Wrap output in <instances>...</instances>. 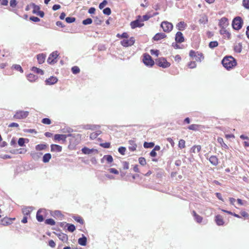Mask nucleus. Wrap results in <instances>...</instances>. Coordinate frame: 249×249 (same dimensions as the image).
Here are the masks:
<instances>
[{"instance_id":"9","label":"nucleus","mask_w":249,"mask_h":249,"mask_svg":"<svg viewBox=\"0 0 249 249\" xmlns=\"http://www.w3.org/2000/svg\"><path fill=\"white\" fill-rule=\"evenodd\" d=\"M144 24L142 23V21L140 19H136L134 21H132L130 23L131 27L132 29H135L137 27H141L143 26Z\"/></svg>"},{"instance_id":"17","label":"nucleus","mask_w":249,"mask_h":249,"mask_svg":"<svg viewBox=\"0 0 249 249\" xmlns=\"http://www.w3.org/2000/svg\"><path fill=\"white\" fill-rule=\"evenodd\" d=\"M105 160H106L108 163H110L113 161V159L111 155H106L104 156L103 158L101 159V161L102 163H104Z\"/></svg>"},{"instance_id":"41","label":"nucleus","mask_w":249,"mask_h":249,"mask_svg":"<svg viewBox=\"0 0 249 249\" xmlns=\"http://www.w3.org/2000/svg\"><path fill=\"white\" fill-rule=\"evenodd\" d=\"M46 145L44 144H37L36 146V149L37 151H40L45 149L46 148Z\"/></svg>"},{"instance_id":"25","label":"nucleus","mask_w":249,"mask_h":249,"mask_svg":"<svg viewBox=\"0 0 249 249\" xmlns=\"http://www.w3.org/2000/svg\"><path fill=\"white\" fill-rule=\"evenodd\" d=\"M215 222L218 226H222L224 223L222 217L219 215L215 216Z\"/></svg>"},{"instance_id":"44","label":"nucleus","mask_w":249,"mask_h":249,"mask_svg":"<svg viewBox=\"0 0 249 249\" xmlns=\"http://www.w3.org/2000/svg\"><path fill=\"white\" fill-rule=\"evenodd\" d=\"M218 45L217 41H211L209 43V46L211 49H213L215 47H217Z\"/></svg>"},{"instance_id":"61","label":"nucleus","mask_w":249,"mask_h":249,"mask_svg":"<svg viewBox=\"0 0 249 249\" xmlns=\"http://www.w3.org/2000/svg\"><path fill=\"white\" fill-rule=\"evenodd\" d=\"M14 69L15 70H16L17 71H20L22 73L23 72V70H22V68L21 67V66L20 65H15L14 66Z\"/></svg>"},{"instance_id":"42","label":"nucleus","mask_w":249,"mask_h":249,"mask_svg":"<svg viewBox=\"0 0 249 249\" xmlns=\"http://www.w3.org/2000/svg\"><path fill=\"white\" fill-rule=\"evenodd\" d=\"M32 6L33 8V13L35 14H37V13L40 11V8L39 6L36 5L34 3L32 4Z\"/></svg>"},{"instance_id":"30","label":"nucleus","mask_w":249,"mask_h":249,"mask_svg":"<svg viewBox=\"0 0 249 249\" xmlns=\"http://www.w3.org/2000/svg\"><path fill=\"white\" fill-rule=\"evenodd\" d=\"M52 215L54 217H57L59 218L60 220H62V218L63 217V215L59 211H55L53 212Z\"/></svg>"},{"instance_id":"15","label":"nucleus","mask_w":249,"mask_h":249,"mask_svg":"<svg viewBox=\"0 0 249 249\" xmlns=\"http://www.w3.org/2000/svg\"><path fill=\"white\" fill-rule=\"evenodd\" d=\"M220 34L223 35L224 38H227L228 39L230 38L231 34L226 30V28H221Z\"/></svg>"},{"instance_id":"47","label":"nucleus","mask_w":249,"mask_h":249,"mask_svg":"<svg viewBox=\"0 0 249 249\" xmlns=\"http://www.w3.org/2000/svg\"><path fill=\"white\" fill-rule=\"evenodd\" d=\"M73 218L77 222L81 224H83L84 223V221L82 219V218L80 217V216H74L73 217Z\"/></svg>"},{"instance_id":"12","label":"nucleus","mask_w":249,"mask_h":249,"mask_svg":"<svg viewBox=\"0 0 249 249\" xmlns=\"http://www.w3.org/2000/svg\"><path fill=\"white\" fill-rule=\"evenodd\" d=\"M128 149L131 151H134L136 150L137 145L136 143V141L134 140H131L128 141Z\"/></svg>"},{"instance_id":"53","label":"nucleus","mask_w":249,"mask_h":249,"mask_svg":"<svg viewBox=\"0 0 249 249\" xmlns=\"http://www.w3.org/2000/svg\"><path fill=\"white\" fill-rule=\"evenodd\" d=\"M71 71L73 74H77L80 72V69L77 66H74L71 68Z\"/></svg>"},{"instance_id":"3","label":"nucleus","mask_w":249,"mask_h":249,"mask_svg":"<svg viewBox=\"0 0 249 249\" xmlns=\"http://www.w3.org/2000/svg\"><path fill=\"white\" fill-rule=\"evenodd\" d=\"M29 114V112L28 111L17 110L13 117L16 119H23L26 118Z\"/></svg>"},{"instance_id":"54","label":"nucleus","mask_w":249,"mask_h":249,"mask_svg":"<svg viewBox=\"0 0 249 249\" xmlns=\"http://www.w3.org/2000/svg\"><path fill=\"white\" fill-rule=\"evenodd\" d=\"M65 20L67 23H71L75 21V18L74 17H67Z\"/></svg>"},{"instance_id":"13","label":"nucleus","mask_w":249,"mask_h":249,"mask_svg":"<svg viewBox=\"0 0 249 249\" xmlns=\"http://www.w3.org/2000/svg\"><path fill=\"white\" fill-rule=\"evenodd\" d=\"M58 81L57 78L54 76H51L45 80L46 85H52L56 83Z\"/></svg>"},{"instance_id":"40","label":"nucleus","mask_w":249,"mask_h":249,"mask_svg":"<svg viewBox=\"0 0 249 249\" xmlns=\"http://www.w3.org/2000/svg\"><path fill=\"white\" fill-rule=\"evenodd\" d=\"M199 127H200V125L198 124H193L190 125L188 127V128L190 130L196 131V130H198L199 129Z\"/></svg>"},{"instance_id":"8","label":"nucleus","mask_w":249,"mask_h":249,"mask_svg":"<svg viewBox=\"0 0 249 249\" xmlns=\"http://www.w3.org/2000/svg\"><path fill=\"white\" fill-rule=\"evenodd\" d=\"M135 43V39L134 37H131L129 39H124L122 41H121V44L124 47H128L131 46L134 44Z\"/></svg>"},{"instance_id":"51","label":"nucleus","mask_w":249,"mask_h":249,"mask_svg":"<svg viewBox=\"0 0 249 249\" xmlns=\"http://www.w3.org/2000/svg\"><path fill=\"white\" fill-rule=\"evenodd\" d=\"M154 146V144L153 142H145L143 144V146L144 148H152Z\"/></svg>"},{"instance_id":"23","label":"nucleus","mask_w":249,"mask_h":249,"mask_svg":"<svg viewBox=\"0 0 249 249\" xmlns=\"http://www.w3.org/2000/svg\"><path fill=\"white\" fill-rule=\"evenodd\" d=\"M57 235L58 238L63 242H65L68 241V237L67 234L61 232L57 234Z\"/></svg>"},{"instance_id":"52","label":"nucleus","mask_w":249,"mask_h":249,"mask_svg":"<svg viewBox=\"0 0 249 249\" xmlns=\"http://www.w3.org/2000/svg\"><path fill=\"white\" fill-rule=\"evenodd\" d=\"M92 19H91L90 18H88L83 20V21H82V23L84 25H89V24H90L91 23H92Z\"/></svg>"},{"instance_id":"29","label":"nucleus","mask_w":249,"mask_h":249,"mask_svg":"<svg viewBox=\"0 0 249 249\" xmlns=\"http://www.w3.org/2000/svg\"><path fill=\"white\" fill-rule=\"evenodd\" d=\"M208 18L206 15H202L199 19L198 22L200 24H206L208 22Z\"/></svg>"},{"instance_id":"16","label":"nucleus","mask_w":249,"mask_h":249,"mask_svg":"<svg viewBox=\"0 0 249 249\" xmlns=\"http://www.w3.org/2000/svg\"><path fill=\"white\" fill-rule=\"evenodd\" d=\"M228 20L226 18H222L220 20L219 25L221 28H226L228 25Z\"/></svg>"},{"instance_id":"56","label":"nucleus","mask_w":249,"mask_h":249,"mask_svg":"<svg viewBox=\"0 0 249 249\" xmlns=\"http://www.w3.org/2000/svg\"><path fill=\"white\" fill-rule=\"evenodd\" d=\"M103 13L106 15H109L111 14V9L109 7H107L103 10Z\"/></svg>"},{"instance_id":"38","label":"nucleus","mask_w":249,"mask_h":249,"mask_svg":"<svg viewBox=\"0 0 249 249\" xmlns=\"http://www.w3.org/2000/svg\"><path fill=\"white\" fill-rule=\"evenodd\" d=\"M217 142L221 144V146L224 148H228V146L224 142L222 138L218 137L217 138Z\"/></svg>"},{"instance_id":"49","label":"nucleus","mask_w":249,"mask_h":249,"mask_svg":"<svg viewBox=\"0 0 249 249\" xmlns=\"http://www.w3.org/2000/svg\"><path fill=\"white\" fill-rule=\"evenodd\" d=\"M157 14L156 13V14H154L153 15H144V16H143L142 19H141V20L142 21V22L143 21H146V20H148L150 18L152 17L153 16L156 15Z\"/></svg>"},{"instance_id":"48","label":"nucleus","mask_w":249,"mask_h":249,"mask_svg":"<svg viewBox=\"0 0 249 249\" xmlns=\"http://www.w3.org/2000/svg\"><path fill=\"white\" fill-rule=\"evenodd\" d=\"M45 223L52 226L55 225V221L52 218L47 219L45 220Z\"/></svg>"},{"instance_id":"64","label":"nucleus","mask_w":249,"mask_h":249,"mask_svg":"<svg viewBox=\"0 0 249 249\" xmlns=\"http://www.w3.org/2000/svg\"><path fill=\"white\" fill-rule=\"evenodd\" d=\"M30 19L34 22H38L40 21V19L36 17H34V16H32V17H31L30 18Z\"/></svg>"},{"instance_id":"46","label":"nucleus","mask_w":249,"mask_h":249,"mask_svg":"<svg viewBox=\"0 0 249 249\" xmlns=\"http://www.w3.org/2000/svg\"><path fill=\"white\" fill-rule=\"evenodd\" d=\"M242 5L247 9H249V0H243Z\"/></svg>"},{"instance_id":"36","label":"nucleus","mask_w":249,"mask_h":249,"mask_svg":"<svg viewBox=\"0 0 249 249\" xmlns=\"http://www.w3.org/2000/svg\"><path fill=\"white\" fill-rule=\"evenodd\" d=\"M32 71H34V72H36V73H38V74H40L41 75H43L44 74V71L40 69H38L36 67H33L32 68Z\"/></svg>"},{"instance_id":"5","label":"nucleus","mask_w":249,"mask_h":249,"mask_svg":"<svg viewBox=\"0 0 249 249\" xmlns=\"http://www.w3.org/2000/svg\"><path fill=\"white\" fill-rule=\"evenodd\" d=\"M143 62L145 65L150 67L152 66L154 64V62L151 56L147 53H145L143 55Z\"/></svg>"},{"instance_id":"37","label":"nucleus","mask_w":249,"mask_h":249,"mask_svg":"<svg viewBox=\"0 0 249 249\" xmlns=\"http://www.w3.org/2000/svg\"><path fill=\"white\" fill-rule=\"evenodd\" d=\"M100 131L91 133L90 134V139L91 140L96 139L100 134Z\"/></svg>"},{"instance_id":"21","label":"nucleus","mask_w":249,"mask_h":249,"mask_svg":"<svg viewBox=\"0 0 249 249\" xmlns=\"http://www.w3.org/2000/svg\"><path fill=\"white\" fill-rule=\"evenodd\" d=\"M33 210L32 207H26L22 209V213L25 216L30 215L31 212Z\"/></svg>"},{"instance_id":"43","label":"nucleus","mask_w":249,"mask_h":249,"mask_svg":"<svg viewBox=\"0 0 249 249\" xmlns=\"http://www.w3.org/2000/svg\"><path fill=\"white\" fill-rule=\"evenodd\" d=\"M67 229L70 232H73L75 230V227L73 224H67Z\"/></svg>"},{"instance_id":"58","label":"nucleus","mask_w":249,"mask_h":249,"mask_svg":"<svg viewBox=\"0 0 249 249\" xmlns=\"http://www.w3.org/2000/svg\"><path fill=\"white\" fill-rule=\"evenodd\" d=\"M107 3V1L106 0H104L103 2L100 3L99 8L100 9H102Z\"/></svg>"},{"instance_id":"28","label":"nucleus","mask_w":249,"mask_h":249,"mask_svg":"<svg viewBox=\"0 0 249 249\" xmlns=\"http://www.w3.org/2000/svg\"><path fill=\"white\" fill-rule=\"evenodd\" d=\"M46 55L43 53L37 55V59L39 64H42L45 59Z\"/></svg>"},{"instance_id":"1","label":"nucleus","mask_w":249,"mask_h":249,"mask_svg":"<svg viewBox=\"0 0 249 249\" xmlns=\"http://www.w3.org/2000/svg\"><path fill=\"white\" fill-rule=\"evenodd\" d=\"M222 64L227 70H229L236 66V62L233 57L226 56L223 59Z\"/></svg>"},{"instance_id":"63","label":"nucleus","mask_w":249,"mask_h":249,"mask_svg":"<svg viewBox=\"0 0 249 249\" xmlns=\"http://www.w3.org/2000/svg\"><path fill=\"white\" fill-rule=\"evenodd\" d=\"M17 2L16 0H11L10 1V5L12 7H15L17 6Z\"/></svg>"},{"instance_id":"50","label":"nucleus","mask_w":249,"mask_h":249,"mask_svg":"<svg viewBox=\"0 0 249 249\" xmlns=\"http://www.w3.org/2000/svg\"><path fill=\"white\" fill-rule=\"evenodd\" d=\"M2 222L3 223L2 224L4 226H7L8 225L11 224L10 219L7 218H4L2 220Z\"/></svg>"},{"instance_id":"59","label":"nucleus","mask_w":249,"mask_h":249,"mask_svg":"<svg viewBox=\"0 0 249 249\" xmlns=\"http://www.w3.org/2000/svg\"><path fill=\"white\" fill-rule=\"evenodd\" d=\"M188 66L190 69H193L196 67V64L195 61H191L188 64Z\"/></svg>"},{"instance_id":"60","label":"nucleus","mask_w":249,"mask_h":249,"mask_svg":"<svg viewBox=\"0 0 249 249\" xmlns=\"http://www.w3.org/2000/svg\"><path fill=\"white\" fill-rule=\"evenodd\" d=\"M42 123L44 124H50L51 123V121L50 119L46 118L42 120Z\"/></svg>"},{"instance_id":"7","label":"nucleus","mask_w":249,"mask_h":249,"mask_svg":"<svg viewBox=\"0 0 249 249\" xmlns=\"http://www.w3.org/2000/svg\"><path fill=\"white\" fill-rule=\"evenodd\" d=\"M58 56V53L57 51H54L51 53L48 59L47 62L49 64H53L57 62L56 58H57Z\"/></svg>"},{"instance_id":"26","label":"nucleus","mask_w":249,"mask_h":249,"mask_svg":"<svg viewBox=\"0 0 249 249\" xmlns=\"http://www.w3.org/2000/svg\"><path fill=\"white\" fill-rule=\"evenodd\" d=\"M186 26V24L183 21H180L178 22L177 25V27L178 30L179 31L184 30L185 29Z\"/></svg>"},{"instance_id":"33","label":"nucleus","mask_w":249,"mask_h":249,"mask_svg":"<svg viewBox=\"0 0 249 249\" xmlns=\"http://www.w3.org/2000/svg\"><path fill=\"white\" fill-rule=\"evenodd\" d=\"M28 141H29V140L27 139L20 138L18 139V144L19 145V146H23L24 145V143H25V142H28Z\"/></svg>"},{"instance_id":"55","label":"nucleus","mask_w":249,"mask_h":249,"mask_svg":"<svg viewBox=\"0 0 249 249\" xmlns=\"http://www.w3.org/2000/svg\"><path fill=\"white\" fill-rule=\"evenodd\" d=\"M139 162L142 166L145 165L146 163L145 159L143 157H140L139 158Z\"/></svg>"},{"instance_id":"62","label":"nucleus","mask_w":249,"mask_h":249,"mask_svg":"<svg viewBox=\"0 0 249 249\" xmlns=\"http://www.w3.org/2000/svg\"><path fill=\"white\" fill-rule=\"evenodd\" d=\"M100 146L105 148H108L110 147V144L109 142L102 143L100 144Z\"/></svg>"},{"instance_id":"45","label":"nucleus","mask_w":249,"mask_h":249,"mask_svg":"<svg viewBox=\"0 0 249 249\" xmlns=\"http://www.w3.org/2000/svg\"><path fill=\"white\" fill-rule=\"evenodd\" d=\"M178 147L180 149L185 148V141L184 140L181 139L178 142Z\"/></svg>"},{"instance_id":"2","label":"nucleus","mask_w":249,"mask_h":249,"mask_svg":"<svg viewBox=\"0 0 249 249\" xmlns=\"http://www.w3.org/2000/svg\"><path fill=\"white\" fill-rule=\"evenodd\" d=\"M243 24V20L240 17H235L232 21V25L233 28L236 30H240Z\"/></svg>"},{"instance_id":"11","label":"nucleus","mask_w":249,"mask_h":249,"mask_svg":"<svg viewBox=\"0 0 249 249\" xmlns=\"http://www.w3.org/2000/svg\"><path fill=\"white\" fill-rule=\"evenodd\" d=\"M81 151L83 154H87V155L91 154L93 152H95L96 153H98L97 150H96L95 149H93V148L89 149L86 147H84V148H83L81 149Z\"/></svg>"},{"instance_id":"20","label":"nucleus","mask_w":249,"mask_h":249,"mask_svg":"<svg viewBox=\"0 0 249 249\" xmlns=\"http://www.w3.org/2000/svg\"><path fill=\"white\" fill-rule=\"evenodd\" d=\"M51 149L52 152H59L62 151V147L57 144H52L51 145Z\"/></svg>"},{"instance_id":"14","label":"nucleus","mask_w":249,"mask_h":249,"mask_svg":"<svg viewBox=\"0 0 249 249\" xmlns=\"http://www.w3.org/2000/svg\"><path fill=\"white\" fill-rule=\"evenodd\" d=\"M176 41L178 43H182L184 41V38L183 34L180 32H178L175 37Z\"/></svg>"},{"instance_id":"35","label":"nucleus","mask_w":249,"mask_h":249,"mask_svg":"<svg viewBox=\"0 0 249 249\" xmlns=\"http://www.w3.org/2000/svg\"><path fill=\"white\" fill-rule=\"evenodd\" d=\"M51 157L52 156L50 153L45 154L43 157V161L45 163L49 162Z\"/></svg>"},{"instance_id":"22","label":"nucleus","mask_w":249,"mask_h":249,"mask_svg":"<svg viewBox=\"0 0 249 249\" xmlns=\"http://www.w3.org/2000/svg\"><path fill=\"white\" fill-rule=\"evenodd\" d=\"M209 161L213 165H217L218 163V158L215 156H212L209 158Z\"/></svg>"},{"instance_id":"57","label":"nucleus","mask_w":249,"mask_h":249,"mask_svg":"<svg viewBox=\"0 0 249 249\" xmlns=\"http://www.w3.org/2000/svg\"><path fill=\"white\" fill-rule=\"evenodd\" d=\"M125 151L126 148L124 147L121 146L118 148L119 152L122 155H124L125 154Z\"/></svg>"},{"instance_id":"18","label":"nucleus","mask_w":249,"mask_h":249,"mask_svg":"<svg viewBox=\"0 0 249 249\" xmlns=\"http://www.w3.org/2000/svg\"><path fill=\"white\" fill-rule=\"evenodd\" d=\"M166 36V35L164 33H157L153 37V39L155 41H158L162 38H165Z\"/></svg>"},{"instance_id":"24","label":"nucleus","mask_w":249,"mask_h":249,"mask_svg":"<svg viewBox=\"0 0 249 249\" xmlns=\"http://www.w3.org/2000/svg\"><path fill=\"white\" fill-rule=\"evenodd\" d=\"M87 241L86 237L82 234V237L78 239V243L79 245L85 246L87 244Z\"/></svg>"},{"instance_id":"4","label":"nucleus","mask_w":249,"mask_h":249,"mask_svg":"<svg viewBox=\"0 0 249 249\" xmlns=\"http://www.w3.org/2000/svg\"><path fill=\"white\" fill-rule=\"evenodd\" d=\"M160 26L164 32L167 33L171 32L173 28L172 23L167 21L162 22Z\"/></svg>"},{"instance_id":"34","label":"nucleus","mask_w":249,"mask_h":249,"mask_svg":"<svg viewBox=\"0 0 249 249\" xmlns=\"http://www.w3.org/2000/svg\"><path fill=\"white\" fill-rule=\"evenodd\" d=\"M201 150L200 145H195L191 148V152L194 153H198Z\"/></svg>"},{"instance_id":"10","label":"nucleus","mask_w":249,"mask_h":249,"mask_svg":"<svg viewBox=\"0 0 249 249\" xmlns=\"http://www.w3.org/2000/svg\"><path fill=\"white\" fill-rule=\"evenodd\" d=\"M71 134L63 135V134H55L54 136V140L55 141H62L65 142L67 137H70Z\"/></svg>"},{"instance_id":"32","label":"nucleus","mask_w":249,"mask_h":249,"mask_svg":"<svg viewBox=\"0 0 249 249\" xmlns=\"http://www.w3.org/2000/svg\"><path fill=\"white\" fill-rule=\"evenodd\" d=\"M193 215H194V216L195 217V220L197 223H201L202 222V217L201 216L197 214L196 213L195 211L193 212Z\"/></svg>"},{"instance_id":"39","label":"nucleus","mask_w":249,"mask_h":249,"mask_svg":"<svg viewBox=\"0 0 249 249\" xmlns=\"http://www.w3.org/2000/svg\"><path fill=\"white\" fill-rule=\"evenodd\" d=\"M194 57L195 60L197 61H201L204 58L202 54L198 53H196Z\"/></svg>"},{"instance_id":"19","label":"nucleus","mask_w":249,"mask_h":249,"mask_svg":"<svg viewBox=\"0 0 249 249\" xmlns=\"http://www.w3.org/2000/svg\"><path fill=\"white\" fill-rule=\"evenodd\" d=\"M45 210L40 209L36 213V219L39 222H42L44 220V217L43 215L41 214V213H44Z\"/></svg>"},{"instance_id":"31","label":"nucleus","mask_w":249,"mask_h":249,"mask_svg":"<svg viewBox=\"0 0 249 249\" xmlns=\"http://www.w3.org/2000/svg\"><path fill=\"white\" fill-rule=\"evenodd\" d=\"M37 76L34 74L30 73L27 75L28 80L31 82L36 81L37 79Z\"/></svg>"},{"instance_id":"27","label":"nucleus","mask_w":249,"mask_h":249,"mask_svg":"<svg viewBox=\"0 0 249 249\" xmlns=\"http://www.w3.org/2000/svg\"><path fill=\"white\" fill-rule=\"evenodd\" d=\"M242 50V46L240 43H236L234 45V50L235 52L241 53Z\"/></svg>"},{"instance_id":"6","label":"nucleus","mask_w":249,"mask_h":249,"mask_svg":"<svg viewBox=\"0 0 249 249\" xmlns=\"http://www.w3.org/2000/svg\"><path fill=\"white\" fill-rule=\"evenodd\" d=\"M157 65L163 68H166L170 66V63L167 61L166 59L163 57L159 58L157 61Z\"/></svg>"}]
</instances>
